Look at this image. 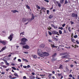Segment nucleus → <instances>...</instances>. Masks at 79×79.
I'll use <instances>...</instances> for the list:
<instances>
[{"instance_id":"nucleus-1","label":"nucleus","mask_w":79,"mask_h":79,"mask_svg":"<svg viewBox=\"0 0 79 79\" xmlns=\"http://www.w3.org/2000/svg\"><path fill=\"white\" fill-rule=\"evenodd\" d=\"M28 41V40L25 38H23L21 39V43L20 44L22 45H26V42Z\"/></svg>"},{"instance_id":"nucleus-2","label":"nucleus","mask_w":79,"mask_h":79,"mask_svg":"<svg viewBox=\"0 0 79 79\" xmlns=\"http://www.w3.org/2000/svg\"><path fill=\"white\" fill-rule=\"evenodd\" d=\"M39 55L41 57H44V56H48L49 55V54L47 52H44Z\"/></svg>"},{"instance_id":"nucleus-3","label":"nucleus","mask_w":79,"mask_h":79,"mask_svg":"<svg viewBox=\"0 0 79 79\" xmlns=\"http://www.w3.org/2000/svg\"><path fill=\"white\" fill-rule=\"evenodd\" d=\"M69 57H70V56H69V55H65V56H61V58L63 59V58H67V59L68 60H70L71 59V58H69Z\"/></svg>"},{"instance_id":"nucleus-4","label":"nucleus","mask_w":79,"mask_h":79,"mask_svg":"<svg viewBox=\"0 0 79 79\" xmlns=\"http://www.w3.org/2000/svg\"><path fill=\"white\" fill-rule=\"evenodd\" d=\"M52 34L54 35H60V34H59V32H57L56 31H52Z\"/></svg>"},{"instance_id":"nucleus-5","label":"nucleus","mask_w":79,"mask_h":79,"mask_svg":"<svg viewBox=\"0 0 79 79\" xmlns=\"http://www.w3.org/2000/svg\"><path fill=\"white\" fill-rule=\"evenodd\" d=\"M14 36V35L11 34L10 35V36L8 37V39H10V41H12V40L13 36Z\"/></svg>"},{"instance_id":"nucleus-6","label":"nucleus","mask_w":79,"mask_h":79,"mask_svg":"<svg viewBox=\"0 0 79 79\" xmlns=\"http://www.w3.org/2000/svg\"><path fill=\"white\" fill-rule=\"evenodd\" d=\"M41 10L40 11V15H41V14L42 13V11H41L42 10H43V11L45 13V10H46V9H45L44 7H42L41 8Z\"/></svg>"},{"instance_id":"nucleus-7","label":"nucleus","mask_w":79,"mask_h":79,"mask_svg":"<svg viewBox=\"0 0 79 79\" xmlns=\"http://www.w3.org/2000/svg\"><path fill=\"white\" fill-rule=\"evenodd\" d=\"M71 17L73 18H77L78 17V15L75 14L74 13H72V14Z\"/></svg>"},{"instance_id":"nucleus-8","label":"nucleus","mask_w":79,"mask_h":79,"mask_svg":"<svg viewBox=\"0 0 79 79\" xmlns=\"http://www.w3.org/2000/svg\"><path fill=\"white\" fill-rule=\"evenodd\" d=\"M38 54L40 55L41 54L44 53V52H43L42 51L41 49H38Z\"/></svg>"},{"instance_id":"nucleus-9","label":"nucleus","mask_w":79,"mask_h":79,"mask_svg":"<svg viewBox=\"0 0 79 79\" xmlns=\"http://www.w3.org/2000/svg\"><path fill=\"white\" fill-rule=\"evenodd\" d=\"M23 48L28 49L29 48V46L28 45H26L25 46H23Z\"/></svg>"},{"instance_id":"nucleus-10","label":"nucleus","mask_w":79,"mask_h":79,"mask_svg":"<svg viewBox=\"0 0 79 79\" xmlns=\"http://www.w3.org/2000/svg\"><path fill=\"white\" fill-rule=\"evenodd\" d=\"M45 45H44V44H41L40 45V48H44Z\"/></svg>"},{"instance_id":"nucleus-11","label":"nucleus","mask_w":79,"mask_h":79,"mask_svg":"<svg viewBox=\"0 0 79 79\" xmlns=\"http://www.w3.org/2000/svg\"><path fill=\"white\" fill-rule=\"evenodd\" d=\"M29 78H30V79H35V77L33 75H31L29 76Z\"/></svg>"},{"instance_id":"nucleus-12","label":"nucleus","mask_w":79,"mask_h":79,"mask_svg":"<svg viewBox=\"0 0 79 79\" xmlns=\"http://www.w3.org/2000/svg\"><path fill=\"white\" fill-rule=\"evenodd\" d=\"M6 48V47H4L3 48H2V49L1 50H0V53L2 52L3 50H5V49Z\"/></svg>"},{"instance_id":"nucleus-13","label":"nucleus","mask_w":79,"mask_h":79,"mask_svg":"<svg viewBox=\"0 0 79 79\" xmlns=\"http://www.w3.org/2000/svg\"><path fill=\"white\" fill-rule=\"evenodd\" d=\"M0 42L1 43H2L3 44V45H5L6 44V42L4 41H0Z\"/></svg>"},{"instance_id":"nucleus-14","label":"nucleus","mask_w":79,"mask_h":79,"mask_svg":"<svg viewBox=\"0 0 79 79\" xmlns=\"http://www.w3.org/2000/svg\"><path fill=\"white\" fill-rule=\"evenodd\" d=\"M31 56H32V57H33V58H35V59H36L37 58V56L36 55H34L32 54L31 55Z\"/></svg>"},{"instance_id":"nucleus-15","label":"nucleus","mask_w":79,"mask_h":79,"mask_svg":"<svg viewBox=\"0 0 79 79\" xmlns=\"http://www.w3.org/2000/svg\"><path fill=\"white\" fill-rule=\"evenodd\" d=\"M32 18H31V20H32L34 19H35L34 15L33 14H32Z\"/></svg>"},{"instance_id":"nucleus-16","label":"nucleus","mask_w":79,"mask_h":79,"mask_svg":"<svg viewBox=\"0 0 79 79\" xmlns=\"http://www.w3.org/2000/svg\"><path fill=\"white\" fill-rule=\"evenodd\" d=\"M56 3H57V4L58 5V6H59V7H60L61 5L60 3H59L57 1V2H56Z\"/></svg>"},{"instance_id":"nucleus-17","label":"nucleus","mask_w":79,"mask_h":79,"mask_svg":"<svg viewBox=\"0 0 79 79\" xmlns=\"http://www.w3.org/2000/svg\"><path fill=\"white\" fill-rule=\"evenodd\" d=\"M53 17V15H49V16L48 17V18L49 19H51Z\"/></svg>"},{"instance_id":"nucleus-18","label":"nucleus","mask_w":79,"mask_h":79,"mask_svg":"<svg viewBox=\"0 0 79 79\" xmlns=\"http://www.w3.org/2000/svg\"><path fill=\"white\" fill-rule=\"evenodd\" d=\"M26 19L25 18H23V19H22V22H26Z\"/></svg>"},{"instance_id":"nucleus-19","label":"nucleus","mask_w":79,"mask_h":79,"mask_svg":"<svg viewBox=\"0 0 79 79\" xmlns=\"http://www.w3.org/2000/svg\"><path fill=\"white\" fill-rule=\"evenodd\" d=\"M11 12H13V13H15L17 12H18V11L16 10H11Z\"/></svg>"},{"instance_id":"nucleus-20","label":"nucleus","mask_w":79,"mask_h":79,"mask_svg":"<svg viewBox=\"0 0 79 79\" xmlns=\"http://www.w3.org/2000/svg\"><path fill=\"white\" fill-rule=\"evenodd\" d=\"M58 69H63V65L62 64H60V67Z\"/></svg>"},{"instance_id":"nucleus-21","label":"nucleus","mask_w":79,"mask_h":79,"mask_svg":"<svg viewBox=\"0 0 79 79\" xmlns=\"http://www.w3.org/2000/svg\"><path fill=\"white\" fill-rule=\"evenodd\" d=\"M56 53H54V55L52 56V57L53 58H54L56 57Z\"/></svg>"},{"instance_id":"nucleus-22","label":"nucleus","mask_w":79,"mask_h":79,"mask_svg":"<svg viewBox=\"0 0 79 79\" xmlns=\"http://www.w3.org/2000/svg\"><path fill=\"white\" fill-rule=\"evenodd\" d=\"M56 60V59H55V58H54V57L52 58V59H51V61H52V62Z\"/></svg>"},{"instance_id":"nucleus-23","label":"nucleus","mask_w":79,"mask_h":79,"mask_svg":"<svg viewBox=\"0 0 79 79\" xmlns=\"http://www.w3.org/2000/svg\"><path fill=\"white\" fill-rule=\"evenodd\" d=\"M14 75H15V77H18V75L16 73H15Z\"/></svg>"},{"instance_id":"nucleus-24","label":"nucleus","mask_w":79,"mask_h":79,"mask_svg":"<svg viewBox=\"0 0 79 79\" xmlns=\"http://www.w3.org/2000/svg\"><path fill=\"white\" fill-rule=\"evenodd\" d=\"M22 60H23V61H25L26 62H28L27 60L26 59H24V58H23Z\"/></svg>"},{"instance_id":"nucleus-25","label":"nucleus","mask_w":79,"mask_h":79,"mask_svg":"<svg viewBox=\"0 0 79 79\" xmlns=\"http://www.w3.org/2000/svg\"><path fill=\"white\" fill-rule=\"evenodd\" d=\"M64 2V0H60V3L61 4H62Z\"/></svg>"},{"instance_id":"nucleus-26","label":"nucleus","mask_w":79,"mask_h":79,"mask_svg":"<svg viewBox=\"0 0 79 79\" xmlns=\"http://www.w3.org/2000/svg\"><path fill=\"white\" fill-rule=\"evenodd\" d=\"M36 8H37L39 9H40V7L39 6H38V5H36Z\"/></svg>"},{"instance_id":"nucleus-27","label":"nucleus","mask_w":79,"mask_h":79,"mask_svg":"<svg viewBox=\"0 0 79 79\" xmlns=\"http://www.w3.org/2000/svg\"><path fill=\"white\" fill-rule=\"evenodd\" d=\"M59 33H60V35H61L62 34V32L61 30H59Z\"/></svg>"},{"instance_id":"nucleus-28","label":"nucleus","mask_w":79,"mask_h":79,"mask_svg":"<svg viewBox=\"0 0 79 79\" xmlns=\"http://www.w3.org/2000/svg\"><path fill=\"white\" fill-rule=\"evenodd\" d=\"M26 7L27 8H28V9H30V7L29 6H28V5H26Z\"/></svg>"},{"instance_id":"nucleus-29","label":"nucleus","mask_w":79,"mask_h":79,"mask_svg":"<svg viewBox=\"0 0 79 79\" xmlns=\"http://www.w3.org/2000/svg\"><path fill=\"white\" fill-rule=\"evenodd\" d=\"M68 3V2L67 0H65L64 4H67Z\"/></svg>"},{"instance_id":"nucleus-30","label":"nucleus","mask_w":79,"mask_h":79,"mask_svg":"<svg viewBox=\"0 0 79 79\" xmlns=\"http://www.w3.org/2000/svg\"><path fill=\"white\" fill-rule=\"evenodd\" d=\"M52 74H49V75H48V77H49V79H50L51 78V76Z\"/></svg>"},{"instance_id":"nucleus-31","label":"nucleus","mask_w":79,"mask_h":79,"mask_svg":"<svg viewBox=\"0 0 79 79\" xmlns=\"http://www.w3.org/2000/svg\"><path fill=\"white\" fill-rule=\"evenodd\" d=\"M68 30L69 31V32H71V30H70V27H68Z\"/></svg>"},{"instance_id":"nucleus-32","label":"nucleus","mask_w":79,"mask_h":79,"mask_svg":"<svg viewBox=\"0 0 79 79\" xmlns=\"http://www.w3.org/2000/svg\"><path fill=\"white\" fill-rule=\"evenodd\" d=\"M66 70L67 72H68L69 71V69L67 68H66Z\"/></svg>"},{"instance_id":"nucleus-33","label":"nucleus","mask_w":79,"mask_h":79,"mask_svg":"<svg viewBox=\"0 0 79 79\" xmlns=\"http://www.w3.org/2000/svg\"><path fill=\"white\" fill-rule=\"evenodd\" d=\"M58 29H61V30H62L63 29V28L62 27H59L58 28Z\"/></svg>"},{"instance_id":"nucleus-34","label":"nucleus","mask_w":79,"mask_h":79,"mask_svg":"<svg viewBox=\"0 0 79 79\" xmlns=\"http://www.w3.org/2000/svg\"><path fill=\"white\" fill-rule=\"evenodd\" d=\"M74 37L75 39L77 38L78 37V35H75L74 36Z\"/></svg>"},{"instance_id":"nucleus-35","label":"nucleus","mask_w":79,"mask_h":79,"mask_svg":"<svg viewBox=\"0 0 79 79\" xmlns=\"http://www.w3.org/2000/svg\"><path fill=\"white\" fill-rule=\"evenodd\" d=\"M48 34H49V35H52V34L51 33V32L49 31H48Z\"/></svg>"},{"instance_id":"nucleus-36","label":"nucleus","mask_w":79,"mask_h":79,"mask_svg":"<svg viewBox=\"0 0 79 79\" xmlns=\"http://www.w3.org/2000/svg\"><path fill=\"white\" fill-rule=\"evenodd\" d=\"M70 23L71 24V25H73V24H74V22H73L72 21H71L70 22Z\"/></svg>"},{"instance_id":"nucleus-37","label":"nucleus","mask_w":79,"mask_h":79,"mask_svg":"<svg viewBox=\"0 0 79 79\" xmlns=\"http://www.w3.org/2000/svg\"><path fill=\"white\" fill-rule=\"evenodd\" d=\"M12 69L14 70H16V68H15L14 67H12Z\"/></svg>"},{"instance_id":"nucleus-38","label":"nucleus","mask_w":79,"mask_h":79,"mask_svg":"<svg viewBox=\"0 0 79 79\" xmlns=\"http://www.w3.org/2000/svg\"><path fill=\"white\" fill-rule=\"evenodd\" d=\"M51 47H53V48L56 47H55V46H54V44H51Z\"/></svg>"},{"instance_id":"nucleus-39","label":"nucleus","mask_w":79,"mask_h":79,"mask_svg":"<svg viewBox=\"0 0 79 79\" xmlns=\"http://www.w3.org/2000/svg\"><path fill=\"white\" fill-rule=\"evenodd\" d=\"M44 1L47 2V3H49V1L48 0H44Z\"/></svg>"},{"instance_id":"nucleus-40","label":"nucleus","mask_w":79,"mask_h":79,"mask_svg":"<svg viewBox=\"0 0 79 79\" xmlns=\"http://www.w3.org/2000/svg\"><path fill=\"white\" fill-rule=\"evenodd\" d=\"M4 64V62H1V64H0V66H2V65L3 64Z\"/></svg>"},{"instance_id":"nucleus-41","label":"nucleus","mask_w":79,"mask_h":79,"mask_svg":"<svg viewBox=\"0 0 79 79\" xmlns=\"http://www.w3.org/2000/svg\"><path fill=\"white\" fill-rule=\"evenodd\" d=\"M54 40H55V41H57L58 40L56 38H54Z\"/></svg>"},{"instance_id":"nucleus-42","label":"nucleus","mask_w":79,"mask_h":79,"mask_svg":"<svg viewBox=\"0 0 79 79\" xmlns=\"http://www.w3.org/2000/svg\"><path fill=\"white\" fill-rule=\"evenodd\" d=\"M18 61L19 62H21V59H18Z\"/></svg>"},{"instance_id":"nucleus-43","label":"nucleus","mask_w":79,"mask_h":79,"mask_svg":"<svg viewBox=\"0 0 79 79\" xmlns=\"http://www.w3.org/2000/svg\"><path fill=\"white\" fill-rule=\"evenodd\" d=\"M1 66L2 67H3L4 68H7L6 66H4V65H2V66Z\"/></svg>"},{"instance_id":"nucleus-44","label":"nucleus","mask_w":79,"mask_h":79,"mask_svg":"<svg viewBox=\"0 0 79 79\" xmlns=\"http://www.w3.org/2000/svg\"><path fill=\"white\" fill-rule=\"evenodd\" d=\"M69 77H73V76L72 74H70L69 75Z\"/></svg>"},{"instance_id":"nucleus-45","label":"nucleus","mask_w":79,"mask_h":79,"mask_svg":"<svg viewBox=\"0 0 79 79\" xmlns=\"http://www.w3.org/2000/svg\"><path fill=\"white\" fill-rule=\"evenodd\" d=\"M6 65L8 66H9V63H6Z\"/></svg>"},{"instance_id":"nucleus-46","label":"nucleus","mask_w":79,"mask_h":79,"mask_svg":"<svg viewBox=\"0 0 79 79\" xmlns=\"http://www.w3.org/2000/svg\"><path fill=\"white\" fill-rule=\"evenodd\" d=\"M65 26V23H64V24H63L62 25V27H64Z\"/></svg>"},{"instance_id":"nucleus-47","label":"nucleus","mask_w":79,"mask_h":79,"mask_svg":"<svg viewBox=\"0 0 79 79\" xmlns=\"http://www.w3.org/2000/svg\"><path fill=\"white\" fill-rule=\"evenodd\" d=\"M53 27H54V29H56L57 28V26H54Z\"/></svg>"},{"instance_id":"nucleus-48","label":"nucleus","mask_w":79,"mask_h":79,"mask_svg":"<svg viewBox=\"0 0 79 79\" xmlns=\"http://www.w3.org/2000/svg\"><path fill=\"white\" fill-rule=\"evenodd\" d=\"M31 74H32V75L34 76L35 75V73L34 72H32V73H31Z\"/></svg>"},{"instance_id":"nucleus-49","label":"nucleus","mask_w":79,"mask_h":79,"mask_svg":"<svg viewBox=\"0 0 79 79\" xmlns=\"http://www.w3.org/2000/svg\"><path fill=\"white\" fill-rule=\"evenodd\" d=\"M27 68H31V66H30L29 65H27Z\"/></svg>"},{"instance_id":"nucleus-50","label":"nucleus","mask_w":79,"mask_h":79,"mask_svg":"<svg viewBox=\"0 0 79 79\" xmlns=\"http://www.w3.org/2000/svg\"><path fill=\"white\" fill-rule=\"evenodd\" d=\"M23 79H27L26 76H24L23 77Z\"/></svg>"},{"instance_id":"nucleus-51","label":"nucleus","mask_w":79,"mask_h":79,"mask_svg":"<svg viewBox=\"0 0 79 79\" xmlns=\"http://www.w3.org/2000/svg\"><path fill=\"white\" fill-rule=\"evenodd\" d=\"M74 67V65L73 64H71L70 65V67L71 68H73Z\"/></svg>"},{"instance_id":"nucleus-52","label":"nucleus","mask_w":79,"mask_h":79,"mask_svg":"<svg viewBox=\"0 0 79 79\" xmlns=\"http://www.w3.org/2000/svg\"><path fill=\"white\" fill-rule=\"evenodd\" d=\"M71 40L72 42H74V40L73 39H72V38H71Z\"/></svg>"},{"instance_id":"nucleus-53","label":"nucleus","mask_w":79,"mask_h":79,"mask_svg":"<svg viewBox=\"0 0 79 79\" xmlns=\"http://www.w3.org/2000/svg\"><path fill=\"white\" fill-rule=\"evenodd\" d=\"M5 73L4 72H1V74L2 75H3L5 74Z\"/></svg>"},{"instance_id":"nucleus-54","label":"nucleus","mask_w":79,"mask_h":79,"mask_svg":"<svg viewBox=\"0 0 79 79\" xmlns=\"http://www.w3.org/2000/svg\"><path fill=\"white\" fill-rule=\"evenodd\" d=\"M47 14L48 15L49 14V10H47Z\"/></svg>"},{"instance_id":"nucleus-55","label":"nucleus","mask_w":79,"mask_h":79,"mask_svg":"<svg viewBox=\"0 0 79 79\" xmlns=\"http://www.w3.org/2000/svg\"><path fill=\"white\" fill-rule=\"evenodd\" d=\"M58 76L60 77L61 76V74L58 73Z\"/></svg>"},{"instance_id":"nucleus-56","label":"nucleus","mask_w":79,"mask_h":79,"mask_svg":"<svg viewBox=\"0 0 79 79\" xmlns=\"http://www.w3.org/2000/svg\"><path fill=\"white\" fill-rule=\"evenodd\" d=\"M48 42H51V43L52 42V40H48Z\"/></svg>"},{"instance_id":"nucleus-57","label":"nucleus","mask_w":79,"mask_h":79,"mask_svg":"<svg viewBox=\"0 0 79 79\" xmlns=\"http://www.w3.org/2000/svg\"><path fill=\"white\" fill-rule=\"evenodd\" d=\"M17 78L16 77H13L10 78L11 79H16Z\"/></svg>"},{"instance_id":"nucleus-58","label":"nucleus","mask_w":79,"mask_h":79,"mask_svg":"<svg viewBox=\"0 0 79 79\" xmlns=\"http://www.w3.org/2000/svg\"><path fill=\"white\" fill-rule=\"evenodd\" d=\"M65 48H67V49H70V47H65Z\"/></svg>"},{"instance_id":"nucleus-59","label":"nucleus","mask_w":79,"mask_h":79,"mask_svg":"<svg viewBox=\"0 0 79 79\" xmlns=\"http://www.w3.org/2000/svg\"><path fill=\"white\" fill-rule=\"evenodd\" d=\"M23 53L24 54H28V52H23Z\"/></svg>"},{"instance_id":"nucleus-60","label":"nucleus","mask_w":79,"mask_h":79,"mask_svg":"<svg viewBox=\"0 0 79 79\" xmlns=\"http://www.w3.org/2000/svg\"><path fill=\"white\" fill-rule=\"evenodd\" d=\"M23 68H24V69H26L27 68V67L26 66H23Z\"/></svg>"},{"instance_id":"nucleus-61","label":"nucleus","mask_w":79,"mask_h":79,"mask_svg":"<svg viewBox=\"0 0 79 79\" xmlns=\"http://www.w3.org/2000/svg\"><path fill=\"white\" fill-rule=\"evenodd\" d=\"M24 32H21V33H20V34H22V35H24Z\"/></svg>"},{"instance_id":"nucleus-62","label":"nucleus","mask_w":79,"mask_h":79,"mask_svg":"<svg viewBox=\"0 0 79 79\" xmlns=\"http://www.w3.org/2000/svg\"><path fill=\"white\" fill-rule=\"evenodd\" d=\"M76 43H77L78 44H79V42L78 41H76Z\"/></svg>"},{"instance_id":"nucleus-63","label":"nucleus","mask_w":79,"mask_h":79,"mask_svg":"<svg viewBox=\"0 0 79 79\" xmlns=\"http://www.w3.org/2000/svg\"><path fill=\"white\" fill-rule=\"evenodd\" d=\"M51 27H54L55 26H54V25L53 24H52L51 25Z\"/></svg>"},{"instance_id":"nucleus-64","label":"nucleus","mask_w":79,"mask_h":79,"mask_svg":"<svg viewBox=\"0 0 79 79\" xmlns=\"http://www.w3.org/2000/svg\"><path fill=\"white\" fill-rule=\"evenodd\" d=\"M5 64H7V63H7V61L6 60H5Z\"/></svg>"}]
</instances>
